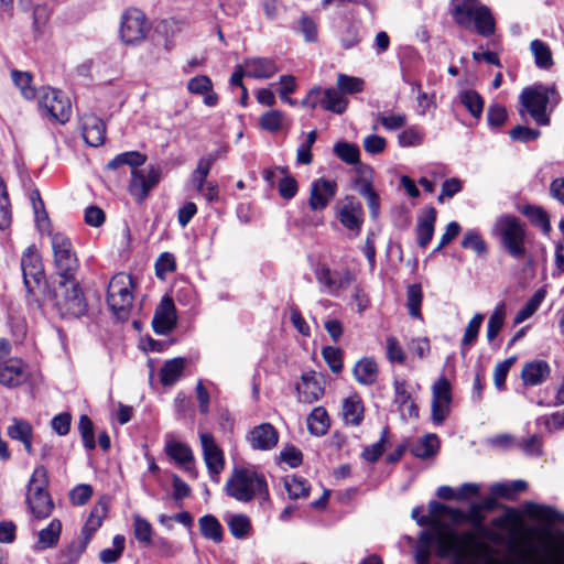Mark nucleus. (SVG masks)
I'll return each mask as SVG.
<instances>
[{"instance_id":"1","label":"nucleus","mask_w":564,"mask_h":564,"mask_svg":"<svg viewBox=\"0 0 564 564\" xmlns=\"http://www.w3.org/2000/svg\"><path fill=\"white\" fill-rule=\"evenodd\" d=\"M436 545V554L441 558L451 557L452 564H476L484 545L473 531L456 533L436 527L433 532L424 531L419 538L415 552L416 564H429L432 545Z\"/></svg>"},{"instance_id":"2","label":"nucleus","mask_w":564,"mask_h":564,"mask_svg":"<svg viewBox=\"0 0 564 564\" xmlns=\"http://www.w3.org/2000/svg\"><path fill=\"white\" fill-rule=\"evenodd\" d=\"M449 12L455 23L466 30H475L486 37L495 33L491 11L479 0H451Z\"/></svg>"},{"instance_id":"3","label":"nucleus","mask_w":564,"mask_h":564,"mask_svg":"<svg viewBox=\"0 0 564 564\" xmlns=\"http://www.w3.org/2000/svg\"><path fill=\"white\" fill-rule=\"evenodd\" d=\"M46 302L61 318H79L86 314L88 304L76 279L59 280L47 295Z\"/></svg>"},{"instance_id":"4","label":"nucleus","mask_w":564,"mask_h":564,"mask_svg":"<svg viewBox=\"0 0 564 564\" xmlns=\"http://www.w3.org/2000/svg\"><path fill=\"white\" fill-rule=\"evenodd\" d=\"M225 490L229 497L240 502H249L254 498L263 501L269 499L265 477L252 468H235Z\"/></svg>"},{"instance_id":"5","label":"nucleus","mask_w":564,"mask_h":564,"mask_svg":"<svg viewBox=\"0 0 564 564\" xmlns=\"http://www.w3.org/2000/svg\"><path fill=\"white\" fill-rule=\"evenodd\" d=\"M492 234L512 258L524 257L527 231L524 224L518 217L512 215L498 217L492 227Z\"/></svg>"},{"instance_id":"6","label":"nucleus","mask_w":564,"mask_h":564,"mask_svg":"<svg viewBox=\"0 0 564 564\" xmlns=\"http://www.w3.org/2000/svg\"><path fill=\"white\" fill-rule=\"evenodd\" d=\"M133 281L123 272L112 276L107 289V305L118 321H127L133 305Z\"/></svg>"},{"instance_id":"7","label":"nucleus","mask_w":564,"mask_h":564,"mask_svg":"<svg viewBox=\"0 0 564 564\" xmlns=\"http://www.w3.org/2000/svg\"><path fill=\"white\" fill-rule=\"evenodd\" d=\"M48 477L44 466H37L29 480L26 503L36 519L50 517L54 509L53 500L47 491Z\"/></svg>"},{"instance_id":"8","label":"nucleus","mask_w":564,"mask_h":564,"mask_svg":"<svg viewBox=\"0 0 564 564\" xmlns=\"http://www.w3.org/2000/svg\"><path fill=\"white\" fill-rule=\"evenodd\" d=\"M520 101L539 126H547L550 123L547 106L551 102L557 104L558 96L552 87L534 85L522 90Z\"/></svg>"},{"instance_id":"9","label":"nucleus","mask_w":564,"mask_h":564,"mask_svg":"<svg viewBox=\"0 0 564 564\" xmlns=\"http://www.w3.org/2000/svg\"><path fill=\"white\" fill-rule=\"evenodd\" d=\"M37 108L40 115L56 123H66L72 116L69 98L59 89L42 87L37 91Z\"/></svg>"},{"instance_id":"10","label":"nucleus","mask_w":564,"mask_h":564,"mask_svg":"<svg viewBox=\"0 0 564 564\" xmlns=\"http://www.w3.org/2000/svg\"><path fill=\"white\" fill-rule=\"evenodd\" d=\"M54 267L59 280L76 279L79 262L70 239L63 232L51 235Z\"/></svg>"},{"instance_id":"11","label":"nucleus","mask_w":564,"mask_h":564,"mask_svg":"<svg viewBox=\"0 0 564 564\" xmlns=\"http://www.w3.org/2000/svg\"><path fill=\"white\" fill-rule=\"evenodd\" d=\"M150 25L145 15L137 10H128L123 13L120 23V37L126 44H139L148 35Z\"/></svg>"},{"instance_id":"12","label":"nucleus","mask_w":564,"mask_h":564,"mask_svg":"<svg viewBox=\"0 0 564 564\" xmlns=\"http://www.w3.org/2000/svg\"><path fill=\"white\" fill-rule=\"evenodd\" d=\"M314 274L323 292L333 296H338L339 292L346 290L355 280L350 271H332L326 264H317Z\"/></svg>"},{"instance_id":"13","label":"nucleus","mask_w":564,"mask_h":564,"mask_svg":"<svg viewBox=\"0 0 564 564\" xmlns=\"http://www.w3.org/2000/svg\"><path fill=\"white\" fill-rule=\"evenodd\" d=\"M21 270L28 297L40 288L44 278L41 257L34 246L26 248L21 259Z\"/></svg>"},{"instance_id":"14","label":"nucleus","mask_w":564,"mask_h":564,"mask_svg":"<svg viewBox=\"0 0 564 564\" xmlns=\"http://www.w3.org/2000/svg\"><path fill=\"white\" fill-rule=\"evenodd\" d=\"M161 178V172L155 166L145 170H131V180L129 183V193L138 202L142 203L150 191L158 185Z\"/></svg>"},{"instance_id":"15","label":"nucleus","mask_w":564,"mask_h":564,"mask_svg":"<svg viewBox=\"0 0 564 564\" xmlns=\"http://www.w3.org/2000/svg\"><path fill=\"white\" fill-rule=\"evenodd\" d=\"M452 402V387L449 381L440 377L432 387V421L441 425L449 414Z\"/></svg>"},{"instance_id":"16","label":"nucleus","mask_w":564,"mask_h":564,"mask_svg":"<svg viewBox=\"0 0 564 564\" xmlns=\"http://www.w3.org/2000/svg\"><path fill=\"white\" fill-rule=\"evenodd\" d=\"M199 440L203 451V458L207 466L209 476L213 480H217L218 475L225 467L223 451L215 442L210 433H200Z\"/></svg>"},{"instance_id":"17","label":"nucleus","mask_w":564,"mask_h":564,"mask_svg":"<svg viewBox=\"0 0 564 564\" xmlns=\"http://www.w3.org/2000/svg\"><path fill=\"white\" fill-rule=\"evenodd\" d=\"M337 193V183L324 177L317 178L311 184L308 206L313 212L325 209Z\"/></svg>"},{"instance_id":"18","label":"nucleus","mask_w":564,"mask_h":564,"mask_svg":"<svg viewBox=\"0 0 564 564\" xmlns=\"http://www.w3.org/2000/svg\"><path fill=\"white\" fill-rule=\"evenodd\" d=\"M247 441L252 449L270 451L279 442V433L270 423L254 426L247 435Z\"/></svg>"},{"instance_id":"19","label":"nucleus","mask_w":564,"mask_h":564,"mask_svg":"<svg viewBox=\"0 0 564 564\" xmlns=\"http://www.w3.org/2000/svg\"><path fill=\"white\" fill-rule=\"evenodd\" d=\"M29 378L25 364L19 358H10L0 364V383L13 388L24 383Z\"/></svg>"},{"instance_id":"20","label":"nucleus","mask_w":564,"mask_h":564,"mask_svg":"<svg viewBox=\"0 0 564 564\" xmlns=\"http://www.w3.org/2000/svg\"><path fill=\"white\" fill-rule=\"evenodd\" d=\"M297 399L300 402L313 403L324 394L322 377L314 371L303 373L301 382L296 384Z\"/></svg>"},{"instance_id":"21","label":"nucleus","mask_w":564,"mask_h":564,"mask_svg":"<svg viewBox=\"0 0 564 564\" xmlns=\"http://www.w3.org/2000/svg\"><path fill=\"white\" fill-rule=\"evenodd\" d=\"M153 328L156 334L165 335L176 325V313L173 300L163 296L153 316Z\"/></svg>"},{"instance_id":"22","label":"nucleus","mask_w":564,"mask_h":564,"mask_svg":"<svg viewBox=\"0 0 564 564\" xmlns=\"http://www.w3.org/2000/svg\"><path fill=\"white\" fill-rule=\"evenodd\" d=\"M165 453L169 457L175 460L183 469L193 478L197 477L195 469L194 455L191 447L182 442L175 440H167L165 443Z\"/></svg>"},{"instance_id":"23","label":"nucleus","mask_w":564,"mask_h":564,"mask_svg":"<svg viewBox=\"0 0 564 564\" xmlns=\"http://www.w3.org/2000/svg\"><path fill=\"white\" fill-rule=\"evenodd\" d=\"M338 218L349 230H360L362 224V206L355 197L348 196L338 208Z\"/></svg>"},{"instance_id":"24","label":"nucleus","mask_w":564,"mask_h":564,"mask_svg":"<svg viewBox=\"0 0 564 564\" xmlns=\"http://www.w3.org/2000/svg\"><path fill=\"white\" fill-rule=\"evenodd\" d=\"M82 135L85 142L90 147L104 144L106 139V126L104 121L91 113L83 116Z\"/></svg>"},{"instance_id":"25","label":"nucleus","mask_w":564,"mask_h":564,"mask_svg":"<svg viewBox=\"0 0 564 564\" xmlns=\"http://www.w3.org/2000/svg\"><path fill=\"white\" fill-rule=\"evenodd\" d=\"M246 76L254 79H268L273 77L279 67L272 58L249 57L243 61Z\"/></svg>"},{"instance_id":"26","label":"nucleus","mask_w":564,"mask_h":564,"mask_svg":"<svg viewBox=\"0 0 564 564\" xmlns=\"http://www.w3.org/2000/svg\"><path fill=\"white\" fill-rule=\"evenodd\" d=\"M551 375L550 365L542 359H535L527 362L521 370V379L524 386H540Z\"/></svg>"},{"instance_id":"27","label":"nucleus","mask_w":564,"mask_h":564,"mask_svg":"<svg viewBox=\"0 0 564 564\" xmlns=\"http://www.w3.org/2000/svg\"><path fill=\"white\" fill-rule=\"evenodd\" d=\"M435 223L436 209L434 207L425 208L424 212L417 217L415 232L417 245L421 248H426V246L431 242L434 235Z\"/></svg>"},{"instance_id":"28","label":"nucleus","mask_w":564,"mask_h":564,"mask_svg":"<svg viewBox=\"0 0 564 564\" xmlns=\"http://www.w3.org/2000/svg\"><path fill=\"white\" fill-rule=\"evenodd\" d=\"M394 399L393 402L398 406L402 415L408 414L410 417L417 416V408L411 398L408 383L404 380L395 379L393 382Z\"/></svg>"},{"instance_id":"29","label":"nucleus","mask_w":564,"mask_h":564,"mask_svg":"<svg viewBox=\"0 0 564 564\" xmlns=\"http://www.w3.org/2000/svg\"><path fill=\"white\" fill-rule=\"evenodd\" d=\"M7 433L11 440L21 442L28 454L31 455L33 453V429L28 421L17 417L12 419L11 424L7 429Z\"/></svg>"},{"instance_id":"30","label":"nucleus","mask_w":564,"mask_h":564,"mask_svg":"<svg viewBox=\"0 0 564 564\" xmlns=\"http://www.w3.org/2000/svg\"><path fill=\"white\" fill-rule=\"evenodd\" d=\"M364 404L358 394H351L344 399L341 414L345 423L358 426L364 420Z\"/></svg>"},{"instance_id":"31","label":"nucleus","mask_w":564,"mask_h":564,"mask_svg":"<svg viewBox=\"0 0 564 564\" xmlns=\"http://www.w3.org/2000/svg\"><path fill=\"white\" fill-rule=\"evenodd\" d=\"M355 379L364 386H372L378 379V365L373 358L365 357L354 367Z\"/></svg>"},{"instance_id":"32","label":"nucleus","mask_w":564,"mask_h":564,"mask_svg":"<svg viewBox=\"0 0 564 564\" xmlns=\"http://www.w3.org/2000/svg\"><path fill=\"white\" fill-rule=\"evenodd\" d=\"M321 107L327 111L341 115L348 107V99L338 88H325L321 99Z\"/></svg>"},{"instance_id":"33","label":"nucleus","mask_w":564,"mask_h":564,"mask_svg":"<svg viewBox=\"0 0 564 564\" xmlns=\"http://www.w3.org/2000/svg\"><path fill=\"white\" fill-rule=\"evenodd\" d=\"M440 448V441L435 434H427L414 442L410 451L413 456L426 459L434 456Z\"/></svg>"},{"instance_id":"34","label":"nucleus","mask_w":564,"mask_h":564,"mask_svg":"<svg viewBox=\"0 0 564 564\" xmlns=\"http://www.w3.org/2000/svg\"><path fill=\"white\" fill-rule=\"evenodd\" d=\"M185 368V359L177 357L167 360L160 371V379L163 386H173L182 377Z\"/></svg>"},{"instance_id":"35","label":"nucleus","mask_w":564,"mask_h":564,"mask_svg":"<svg viewBox=\"0 0 564 564\" xmlns=\"http://www.w3.org/2000/svg\"><path fill=\"white\" fill-rule=\"evenodd\" d=\"M307 429L315 436H323L329 429V417L323 406L314 408L307 416Z\"/></svg>"},{"instance_id":"36","label":"nucleus","mask_w":564,"mask_h":564,"mask_svg":"<svg viewBox=\"0 0 564 564\" xmlns=\"http://www.w3.org/2000/svg\"><path fill=\"white\" fill-rule=\"evenodd\" d=\"M62 523L59 520H52L48 525L37 533L36 549L45 550L53 547L59 540Z\"/></svg>"},{"instance_id":"37","label":"nucleus","mask_w":564,"mask_h":564,"mask_svg":"<svg viewBox=\"0 0 564 564\" xmlns=\"http://www.w3.org/2000/svg\"><path fill=\"white\" fill-rule=\"evenodd\" d=\"M202 535L215 543L223 541L224 530L218 519L212 514H206L198 520Z\"/></svg>"},{"instance_id":"38","label":"nucleus","mask_w":564,"mask_h":564,"mask_svg":"<svg viewBox=\"0 0 564 564\" xmlns=\"http://www.w3.org/2000/svg\"><path fill=\"white\" fill-rule=\"evenodd\" d=\"M216 158L213 154L202 158L198 161L196 169L193 171L191 175V184L197 192H203L205 184H207L206 178Z\"/></svg>"},{"instance_id":"39","label":"nucleus","mask_w":564,"mask_h":564,"mask_svg":"<svg viewBox=\"0 0 564 564\" xmlns=\"http://www.w3.org/2000/svg\"><path fill=\"white\" fill-rule=\"evenodd\" d=\"M458 99L475 119H479L481 117L484 111V99L476 90L464 89L458 94Z\"/></svg>"},{"instance_id":"40","label":"nucleus","mask_w":564,"mask_h":564,"mask_svg":"<svg viewBox=\"0 0 564 564\" xmlns=\"http://www.w3.org/2000/svg\"><path fill=\"white\" fill-rule=\"evenodd\" d=\"M484 318L485 316L482 314L477 313L467 324L460 341V352L463 356H465L469 348L476 343Z\"/></svg>"},{"instance_id":"41","label":"nucleus","mask_w":564,"mask_h":564,"mask_svg":"<svg viewBox=\"0 0 564 564\" xmlns=\"http://www.w3.org/2000/svg\"><path fill=\"white\" fill-rule=\"evenodd\" d=\"M530 51L534 57L535 65L541 69H550L553 66L551 48L541 40H533Z\"/></svg>"},{"instance_id":"42","label":"nucleus","mask_w":564,"mask_h":564,"mask_svg":"<svg viewBox=\"0 0 564 564\" xmlns=\"http://www.w3.org/2000/svg\"><path fill=\"white\" fill-rule=\"evenodd\" d=\"M425 139L424 129L417 124H412L398 134V144L401 148H415L423 144Z\"/></svg>"},{"instance_id":"43","label":"nucleus","mask_w":564,"mask_h":564,"mask_svg":"<svg viewBox=\"0 0 564 564\" xmlns=\"http://www.w3.org/2000/svg\"><path fill=\"white\" fill-rule=\"evenodd\" d=\"M147 156L138 151L123 152L116 155L108 164L109 170H116L121 165H129L133 169L145 163Z\"/></svg>"},{"instance_id":"44","label":"nucleus","mask_w":564,"mask_h":564,"mask_svg":"<svg viewBox=\"0 0 564 564\" xmlns=\"http://www.w3.org/2000/svg\"><path fill=\"white\" fill-rule=\"evenodd\" d=\"M106 510L104 507H95L82 529V540L89 543L95 532L101 527Z\"/></svg>"},{"instance_id":"45","label":"nucleus","mask_w":564,"mask_h":564,"mask_svg":"<svg viewBox=\"0 0 564 564\" xmlns=\"http://www.w3.org/2000/svg\"><path fill=\"white\" fill-rule=\"evenodd\" d=\"M334 153L336 156H338L343 162L350 164V165H360L359 164V158H360V151L359 148L349 142L340 141L335 143L334 145Z\"/></svg>"},{"instance_id":"46","label":"nucleus","mask_w":564,"mask_h":564,"mask_svg":"<svg viewBox=\"0 0 564 564\" xmlns=\"http://www.w3.org/2000/svg\"><path fill=\"white\" fill-rule=\"evenodd\" d=\"M506 317V305L500 302L491 313L487 324V338L492 341L500 333Z\"/></svg>"},{"instance_id":"47","label":"nucleus","mask_w":564,"mask_h":564,"mask_svg":"<svg viewBox=\"0 0 564 564\" xmlns=\"http://www.w3.org/2000/svg\"><path fill=\"white\" fill-rule=\"evenodd\" d=\"M545 297L544 290H538L524 306L516 314L514 324H521L530 318L539 308Z\"/></svg>"},{"instance_id":"48","label":"nucleus","mask_w":564,"mask_h":564,"mask_svg":"<svg viewBox=\"0 0 564 564\" xmlns=\"http://www.w3.org/2000/svg\"><path fill=\"white\" fill-rule=\"evenodd\" d=\"M284 487L291 499L306 498L310 494V485L303 477H286L284 480Z\"/></svg>"},{"instance_id":"49","label":"nucleus","mask_w":564,"mask_h":564,"mask_svg":"<svg viewBox=\"0 0 564 564\" xmlns=\"http://www.w3.org/2000/svg\"><path fill=\"white\" fill-rule=\"evenodd\" d=\"M11 77L25 99H34L37 96L36 89L32 86V76L30 73L13 70Z\"/></svg>"},{"instance_id":"50","label":"nucleus","mask_w":564,"mask_h":564,"mask_svg":"<svg viewBox=\"0 0 564 564\" xmlns=\"http://www.w3.org/2000/svg\"><path fill=\"white\" fill-rule=\"evenodd\" d=\"M404 113L379 112L376 115V122L380 123L387 131H397L406 126Z\"/></svg>"},{"instance_id":"51","label":"nucleus","mask_w":564,"mask_h":564,"mask_svg":"<svg viewBox=\"0 0 564 564\" xmlns=\"http://www.w3.org/2000/svg\"><path fill=\"white\" fill-rule=\"evenodd\" d=\"M423 301L422 288L420 284H412L406 290V306L409 314L414 318H421V305Z\"/></svg>"},{"instance_id":"52","label":"nucleus","mask_w":564,"mask_h":564,"mask_svg":"<svg viewBox=\"0 0 564 564\" xmlns=\"http://www.w3.org/2000/svg\"><path fill=\"white\" fill-rule=\"evenodd\" d=\"M87 545L88 543L82 539L70 542L64 550H62L59 554V564L76 563L86 550Z\"/></svg>"},{"instance_id":"53","label":"nucleus","mask_w":564,"mask_h":564,"mask_svg":"<svg viewBox=\"0 0 564 564\" xmlns=\"http://www.w3.org/2000/svg\"><path fill=\"white\" fill-rule=\"evenodd\" d=\"M228 528L236 539H245L251 531L250 519L245 514H234L228 520Z\"/></svg>"},{"instance_id":"54","label":"nucleus","mask_w":564,"mask_h":564,"mask_svg":"<svg viewBox=\"0 0 564 564\" xmlns=\"http://www.w3.org/2000/svg\"><path fill=\"white\" fill-rule=\"evenodd\" d=\"M523 214L529 218V220L541 228L544 234H549L551 230V225L549 220V216L541 207L538 206H525L523 208Z\"/></svg>"},{"instance_id":"55","label":"nucleus","mask_w":564,"mask_h":564,"mask_svg":"<svg viewBox=\"0 0 564 564\" xmlns=\"http://www.w3.org/2000/svg\"><path fill=\"white\" fill-rule=\"evenodd\" d=\"M337 88L343 93V95H354L364 90L365 82L360 77L338 74Z\"/></svg>"},{"instance_id":"56","label":"nucleus","mask_w":564,"mask_h":564,"mask_svg":"<svg viewBox=\"0 0 564 564\" xmlns=\"http://www.w3.org/2000/svg\"><path fill=\"white\" fill-rule=\"evenodd\" d=\"M126 539L123 535L117 534L113 536L111 549H105L99 553V558L102 563L111 564L117 562L124 551Z\"/></svg>"},{"instance_id":"57","label":"nucleus","mask_w":564,"mask_h":564,"mask_svg":"<svg viewBox=\"0 0 564 564\" xmlns=\"http://www.w3.org/2000/svg\"><path fill=\"white\" fill-rule=\"evenodd\" d=\"M12 212L7 192V187L2 177H0V229H7L11 225Z\"/></svg>"},{"instance_id":"58","label":"nucleus","mask_w":564,"mask_h":564,"mask_svg":"<svg viewBox=\"0 0 564 564\" xmlns=\"http://www.w3.org/2000/svg\"><path fill=\"white\" fill-rule=\"evenodd\" d=\"M359 177L356 180V188L362 197H366L376 191L371 185L372 169L368 165H359L357 167Z\"/></svg>"},{"instance_id":"59","label":"nucleus","mask_w":564,"mask_h":564,"mask_svg":"<svg viewBox=\"0 0 564 564\" xmlns=\"http://www.w3.org/2000/svg\"><path fill=\"white\" fill-rule=\"evenodd\" d=\"M386 355L387 359L391 364L403 365L406 359V355L403 347L401 346L400 341L393 336H389L386 338Z\"/></svg>"},{"instance_id":"60","label":"nucleus","mask_w":564,"mask_h":564,"mask_svg":"<svg viewBox=\"0 0 564 564\" xmlns=\"http://www.w3.org/2000/svg\"><path fill=\"white\" fill-rule=\"evenodd\" d=\"M284 121V115L280 110H270L264 112L259 120V124L261 129L269 131V132H276L279 131Z\"/></svg>"},{"instance_id":"61","label":"nucleus","mask_w":564,"mask_h":564,"mask_svg":"<svg viewBox=\"0 0 564 564\" xmlns=\"http://www.w3.org/2000/svg\"><path fill=\"white\" fill-rule=\"evenodd\" d=\"M462 247L470 249L481 256L487 252V245L477 230H467L462 240Z\"/></svg>"},{"instance_id":"62","label":"nucleus","mask_w":564,"mask_h":564,"mask_svg":"<svg viewBox=\"0 0 564 564\" xmlns=\"http://www.w3.org/2000/svg\"><path fill=\"white\" fill-rule=\"evenodd\" d=\"M525 511L532 517L547 521L562 520V516L553 508L540 506L534 502H528L525 505Z\"/></svg>"},{"instance_id":"63","label":"nucleus","mask_w":564,"mask_h":564,"mask_svg":"<svg viewBox=\"0 0 564 564\" xmlns=\"http://www.w3.org/2000/svg\"><path fill=\"white\" fill-rule=\"evenodd\" d=\"M133 530L134 536L140 543L150 544L152 542V525L148 520L135 516L133 518Z\"/></svg>"},{"instance_id":"64","label":"nucleus","mask_w":564,"mask_h":564,"mask_svg":"<svg viewBox=\"0 0 564 564\" xmlns=\"http://www.w3.org/2000/svg\"><path fill=\"white\" fill-rule=\"evenodd\" d=\"M78 430L83 438L84 446L91 451L96 447L94 425L87 415H82L78 423Z\"/></svg>"}]
</instances>
